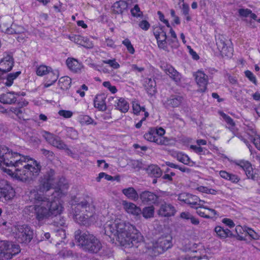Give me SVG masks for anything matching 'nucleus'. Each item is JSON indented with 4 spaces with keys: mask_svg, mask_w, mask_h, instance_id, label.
<instances>
[{
    "mask_svg": "<svg viewBox=\"0 0 260 260\" xmlns=\"http://www.w3.org/2000/svg\"><path fill=\"white\" fill-rule=\"evenodd\" d=\"M154 211V207L153 206L145 207L143 208L142 213L145 218H149L153 217Z\"/></svg>",
    "mask_w": 260,
    "mask_h": 260,
    "instance_id": "nucleus-40",
    "label": "nucleus"
},
{
    "mask_svg": "<svg viewBox=\"0 0 260 260\" xmlns=\"http://www.w3.org/2000/svg\"><path fill=\"white\" fill-rule=\"evenodd\" d=\"M30 198L36 204L33 206H29V210H34L36 219L42 221L51 216H55L53 224L56 226H63L66 221L60 215L62 211V207L58 198L47 197L41 194L38 191L32 190L30 193Z\"/></svg>",
    "mask_w": 260,
    "mask_h": 260,
    "instance_id": "nucleus-1",
    "label": "nucleus"
},
{
    "mask_svg": "<svg viewBox=\"0 0 260 260\" xmlns=\"http://www.w3.org/2000/svg\"><path fill=\"white\" fill-rule=\"evenodd\" d=\"M103 63L108 64L110 67L114 69H117L119 68L120 66L117 62L115 59L103 60Z\"/></svg>",
    "mask_w": 260,
    "mask_h": 260,
    "instance_id": "nucleus-53",
    "label": "nucleus"
},
{
    "mask_svg": "<svg viewBox=\"0 0 260 260\" xmlns=\"http://www.w3.org/2000/svg\"><path fill=\"white\" fill-rule=\"evenodd\" d=\"M42 136L46 141L52 145L57 136L53 135L48 132L44 131L43 132Z\"/></svg>",
    "mask_w": 260,
    "mask_h": 260,
    "instance_id": "nucleus-41",
    "label": "nucleus"
},
{
    "mask_svg": "<svg viewBox=\"0 0 260 260\" xmlns=\"http://www.w3.org/2000/svg\"><path fill=\"white\" fill-rule=\"evenodd\" d=\"M122 193L128 199L134 201H137L139 197V195L137 191L133 187H128L122 189Z\"/></svg>",
    "mask_w": 260,
    "mask_h": 260,
    "instance_id": "nucleus-34",
    "label": "nucleus"
},
{
    "mask_svg": "<svg viewBox=\"0 0 260 260\" xmlns=\"http://www.w3.org/2000/svg\"><path fill=\"white\" fill-rule=\"evenodd\" d=\"M154 131L152 128H150L148 132L144 135V138L151 142H154L159 145H167L169 144V140L165 137H160L154 134Z\"/></svg>",
    "mask_w": 260,
    "mask_h": 260,
    "instance_id": "nucleus-15",
    "label": "nucleus"
},
{
    "mask_svg": "<svg viewBox=\"0 0 260 260\" xmlns=\"http://www.w3.org/2000/svg\"><path fill=\"white\" fill-rule=\"evenodd\" d=\"M152 130L154 131V134L156 135H158L160 137H162V136L165 133V131L162 127H159L158 128H152Z\"/></svg>",
    "mask_w": 260,
    "mask_h": 260,
    "instance_id": "nucleus-63",
    "label": "nucleus"
},
{
    "mask_svg": "<svg viewBox=\"0 0 260 260\" xmlns=\"http://www.w3.org/2000/svg\"><path fill=\"white\" fill-rule=\"evenodd\" d=\"M131 14L134 17H139L142 16V12L138 5H136L134 7L131 9Z\"/></svg>",
    "mask_w": 260,
    "mask_h": 260,
    "instance_id": "nucleus-51",
    "label": "nucleus"
},
{
    "mask_svg": "<svg viewBox=\"0 0 260 260\" xmlns=\"http://www.w3.org/2000/svg\"><path fill=\"white\" fill-rule=\"evenodd\" d=\"M3 31L8 35L20 34L23 33L25 29L23 26L13 23L10 27H7Z\"/></svg>",
    "mask_w": 260,
    "mask_h": 260,
    "instance_id": "nucleus-26",
    "label": "nucleus"
},
{
    "mask_svg": "<svg viewBox=\"0 0 260 260\" xmlns=\"http://www.w3.org/2000/svg\"><path fill=\"white\" fill-rule=\"evenodd\" d=\"M245 74L246 77L248 78L250 81L253 83L255 85H256L257 81L256 78L251 71L247 70L245 72Z\"/></svg>",
    "mask_w": 260,
    "mask_h": 260,
    "instance_id": "nucleus-54",
    "label": "nucleus"
},
{
    "mask_svg": "<svg viewBox=\"0 0 260 260\" xmlns=\"http://www.w3.org/2000/svg\"><path fill=\"white\" fill-rule=\"evenodd\" d=\"M90 202L91 199L89 197H87L86 199L74 205V207L73 208L74 219L80 215L81 212H84V210L87 212L90 209Z\"/></svg>",
    "mask_w": 260,
    "mask_h": 260,
    "instance_id": "nucleus-14",
    "label": "nucleus"
},
{
    "mask_svg": "<svg viewBox=\"0 0 260 260\" xmlns=\"http://www.w3.org/2000/svg\"><path fill=\"white\" fill-rule=\"evenodd\" d=\"M184 100L183 96L178 94H172L166 100L162 101V104L166 109L179 107Z\"/></svg>",
    "mask_w": 260,
    "mask_h": 260,
    "instance_id": "nucleus-13",
    "label": "nucleus"
},
{
    "mask_svg": "<svg viewBox=\"0 0 260 260\" xmlns=\"http://www.w3.org/2000/svg\"><path fill=\"white\" fill-rule=\"evenodd\" d=\"M59 255L63 258H66L72 256L73 252L71 250L63 249L59 252Z\"/></svg>",
    "mask_w": 260,
    "mask_h": 260,
    "instance_id": "nucleus-58",
    "label": "nucleus"
},
{
    "mask_svg": "<svg viewBox=\"0 0 260 260\" xmlns=\"http://www.w3.org/2000/svg\"><path fill=\"white\" fill-rule=\"evenodd\" d=\"M219 114L230 126L233 127L235 125V123L233 119L230 116L222 112H219Z\"/></svg>",
    "mask_w": 260,
    "mask_h": 260,
    "instance_id": "nucleus-49",
    "label": "nucleus"
},
{
    "mask_svg": "<svg viewBox=\"0 0 260 260\" xmlns=\"http://www.w3.org/2000/svg\"><path fill=\"white\" fill-rule=\"evenodd\" d=\"M172 237L170 235L162 236L159 237L156 242L157 247L165 251L172 246Z\"/></svg>",
    "mask_w": 260,
    "mask_h": 260,
    "instance_id": "nucleus-19",
    "label": "nucleus"
},
{
    "mask_svg": "<svg viewBox=\"0 0 260 260\" xmlns=\"http://www.w3.org/2000/svg\"><path fill=\"white\" fill-rule=\"evenodd\" d=\"M139 26L141 29L144 30H147L150 27L149 23L145 20L140 21Z\"/></svg>",
    "mask_w": 260,
    "mask_h": 260,
    "instance_id": "nucleus-55",
    "label": "nucleus"
},
{
    "mask_svg": "<svg viewBox=\"0 0 260 260\" xmlns=\"http://www.w3.org/2000/svg\"><path fill=\"white\" fill-rule=\"evenodd\" d=\"M18 107H11L10 111L14 113L19 119L25 120L27 119L24 115V110L22 109L23 107L26 106L28 102L25 100L23 101H18Z\"/></svg>",
    "mask_w": 260,
    "mask_h": 260,
    "instance_id": "nucleus-22",
    "label": "nucleus"
},
{
    "mask_svg": "<svg viewBox=\"0 0 260 260\" xmlns=\"http://www.w3.org/2000/svg\"><path fill=\"white\" fill-rule=\"evenodd\" d=\"M174 157H175L178 161L181 162L184 165H189L191 162L190 158L188 156L184 153L180 152H175L173 154Z\"/></svg>",
    "mask_w": 260,
    "mask_h": 260,
    "instance_id": "nucleus-37",
    "label": "nucleus"
},
{
    "mask_svg": "<svg viewBox=\"0 0 260 260\" xmlns=\"http://www.w3.org/2000/svg\"><path fill=\"white\" fill-rule=\"evenodd\" d=\"M104 227L105 234L108 236L113 242L114 240L119 242V238L120 236H122L125 229L134 230L133 225L120 219L108 221Z\"/></svg>",
    "mask_w": 260,
    "mask_h": 260,
    "instance_id": "nucleus-4",
    "label": "nucleus"
},
{
    "mask_svg": "<svg viewBox=\"0 0 260 260\" xmlns=\"http://www.w3.org/2000/svg\"><path fill=\"white\" fill-rule=\"evenodd\" d=\"M58 76L59 73L58 70L50 71L46 77L47 81L45 86L48 87L53 84L57 81Z\"/></svg>",
    "mask_w": 260,
    "mask_h": 260,
    "instance_id": "nucleus-32",
    "label": "nucleus"
},
{
    "mask_svg": "<svg viewBox=\"0 0 260 260\" xmlns=\"http://www.w3.org/2000/svg\"><path fill=\"white\" fill-rule=\"evenodd\" d=\"M189 193L183 192L180 193L178 196V200L187 204L188 201Z\"/></svg>",
    "mask_w": 260,
    "mask_h": 260,
    "instance_id": "nucleus-59",
    "label": "nucleus"
},
{
    "mask_svg": "<svg viewBox=\"0 0 260 260\" xmlns=\"http://www.w3.org/2000/svg\"><path fill=\"white\" fill-rule=\"evenodd\" d=\"M15 195V190L10 183L6 180L0 179V200L10 201Z\"/></svg>",
    "mask_w": 260,
    "mask_h": 260,
    "instance_id": "nucleus-9",
    "label": "nucleus"
},
{
    "mask_svg": "<svg viewBox=\"0 0 260 260\" xmlns=\"http://www.w3.org/2000/svg\"><path fill=\"white\" fill-rule=\"evenodd\" d=\"M20 252L18 245L8 241H0V260L11 259Z\"/></svg>",
    "mask_w": 260,
    "mask_h": 260,
    "instance_id": "nucleus-5",
    "label": "nucleus"
},
{
    "mask_svg": "<svg viewBox=\"0 0 260 260\" xmlns=\"http://www.w3.org/2000/svg\"><path fill=\"white\" fill-rule=\"evenodd\" d=\"M19 95L18 93L14 91L8 92L0 94V102L4 104H13L17 101V95Z\"/></svg>",
    "mask_w": 260,
    "mask_h": 260,
    "instance_id": "nucleus-20",
    "label": "nucleus"
},
{
    "mask_svg": "<svg viewBox=\"0 0 260 260\" xmlns=\"http://www.w3.org/2000/svg\"><path fill=\"white\" fill-rule=\"evenodd\" d=\"M34 236V231L28 225H18L15 234L16 240L21 243H28Z\"/></svg>",
    "mask_w": 260,
    "mask_h": 260,
    "instance_id": "nucleus-7",
    "label": "nucleus"
},
{
    "mask_svg": "<svg viewBox=\"0 0 260 260\" xmlns=\"http://www.w3.org/2000/svg\"><path fill=\"white\" fill-rule=\"evenodd\" d=\"M116 108L123 113H125L129 109V104L128 102L122 98H120L116 103Z\"/></svg>",
    "mask_w": 260,
    "mask_h": 260,
    "instance_id": "nucleus-35",
    "label": "nucleus"
},
{
    "mask_svg": "<svg viewBox=\"0 0 260 260\" xmlns=\"http://www.w3.org/2000/svg\"><path fill=\"white\" fill-rule=\"evenodd\" d=\"M67 135L71 139H76L78 137V133L72 127H69L67 129Z\"/></svg>",
    "mask_w": 260,
    "mask_h": 260,
    "instance_id": "nucleus-52",
    "label": "nucleus"
},
{
    "mask_svg": "<svg viewBox=\"0 0 260 260\" xmlns=\"http://www.w3.org/2000/svg\"><path fill=\"white\" fill-rule=\"evenodd\" d=\"M234 163L245 171L246 176L249 179H251L253 180H256L257 176L256 174H254L253 170L250 162L247 160H240L235 161Z\"/></svg>",
    "mask_w": 260,
    "mask_h": 260,
    "instance_id": "nucleus-16",
    "label": "nucleus"
},
{
    "mask_svg": "<svg viewBox=\"0 0 260 260\" xmlns=\"http://www.w3.org/2000/svg\"><path fill=\"white\" fill-rule=\"evenodd\" d=\"M71 84V79L68 76L61 77L58 81L59 86L62 90L68 89L70 87Z\"/></svg>",
    "mask_w": 260,
    "mask_h": 260,
    "instance_id": "nucleus-38",
    "label": "nucleus"
},
{
    "mask_svg": "<svg viewBox=\"0 0 260 260\" xmlns=\"http://www.w3.org/2000/svg\"><path fill=\"white\" fill-rule=\"evenodd\" d=\"M253 143L255 145V147L259 150H260V137L256 136L252 140Z\"/></svg>",
    "mask_w": 260,
    "mask_h": 260,
    "instance_id": "nucleus-64",
    "label": "nucleus"
},
{
    "mask_svg": "<svg viewBox=\"0 0 260 260\" xmlns=\"http://www.w3.org/2000/svg\"><path fill=\"white\" fill-rule=\"evenodd\" d=\"M41 151L42 154H43L44 156H45L48 160L52 161L54 159L55 154L52 151L43 148L41 149Z\"/></svg>",
    "mask_w": 260,
    "mask_h": 260,
    "instance_id": "nucleus-48",
    "label": "nucleus"
},
{
    "mask_svg": "<svg viewBox=\"0 0 260 260\" xmlns=\"http://www.w3.org/2000/svg\"><path fill=\"white\" fill-rule=\"evenodd\" d=\"M214 231L217 235L220 238L224 239L227 237H233L234 236L230 230L224 229L219 226H216L214 229Z\"/></svg>",
    "mask_w": 260,
    "mask_h": 260,
    "instance_id": "nucleus-31",
    "label": "nucleus"
},
{
    "mask_svg": "<svg viewBox=\"0 0 260 260\" xmlns=\"http://www.w3.org/2000/svg\"><path fill=\"white\" fill-rule=\"evenodd\" d=\"M78 120L81 124H90L93 123V119L87 115H80Z\"/></svg>",
    "mask_w": 260,
    "mask_h": 260,
    "instance_id": "nucleus-45",
    "label": "nucleus"
},
{
    "mask_svg": "<svg viewBox=\"0 0 260 260\" xmlns=\"http://www.w3.org/2000/svg\"><path fill=\"white\" fill-rule=\"evenodd\" d=\"M167 36L166 32L164 31L161 32L160 36V38H158V40H157L158 46L160 48H164L165 45L167 43L166 40Z\"/></svg>",
    "mask_w": 260,
    "mask_h": 260,
    "instance_id": "nucleus-44",
    "label": "nucleus"
},
{
    "mask_svg": "<svg viewBox=\"0 0 260 260\" xmlns=\"http://www.w3.org/2000/svg\"><path fill=\"white\" fill-rule=\"evenodd\" d=\"M82 46L86 48L91 49L93 48V44L88 39L84 38Z\"/></svg>",
    "mask_w": 260,
    "mask_h": 260,
    "instance_id": "nucleus-57",
    "label": "nucleus"
},
{
    "mask_svg": "<svg viewBox=\"0 0 260 260\" xmlns=\"http://www.w3.org/2000/svg\"><path fill=\"white\" fill-rule=\"evenodd\" d=\"M93 219H94V217L92 213L88 212L86 214L82 213L79 215L74 219V220L80 224L87 226L93 221Z\"/></svg>",
    "mask_w": 260,
    "mask_h": 260,
    "instance_id": "nucleus-21",
    "label": "nucleus"
},
{
    "mask_svg": "<svg viewBox=\"0 0 260 260\" xmlns=\"http://www.w3.org/2000/svg\"><path fill=\"white\" fill-rule=\"evenodd\" d=\"M145 88L147 92L152 96L156 92V83L154 79L147 78L145 80Z\"/></svg>",
    "mask_w": 260,
    "mask_h": 260,
    "instance_id": "nucleus-30",
    "label": "nucleus"
},
{
    "mask_svg": "<svg viewBox=\"0 0 260 260\" xmlns=\"http://www.w3.org/2000/svg\"><path fill=\"white\" fill-rule=\"evenodd\" d=\"M219 174L222 178L233 183H237L240 180V178L237 175L230 174L225 171H220Z\"/></svg>",
    "mask_w": 260,
    "mask_h": 260,
    "instance_id": "nucleus-36",
    "label": "nucleus"
},
{
    "mask_svg": "<svg viewBox=\"0 0 260 260\" xmlns=\"http://www.w3.org/2000/svg\"><path fill=\"white\" fill-rule=\"evenodd\" d=\"M122 206L124 209L128 213L134 215H139L142 212L141 209L135 204L128 202L126 201L122 202Z\"/></svg>",
    "mask_w": 260,
    "mask_h": 260,
    "instance_id": "nucleus-23",
    "label": "nucleus"
},
{
    "mask_svg": "<svg viewBox=\"0 0 260 260\" xmlns=\"http://www.w3.org/2000/svg\"><path fill=\"white\" fill-rule=\"evenodd\" d=\"M222 222L230 228H233L235 225L233 221L230 218H223L222 219Z\"/></svg>",
    "mask_w": 260,
    "mask_h": 260,
    "instance_id": "nucleus-62",
    "label": "nucleus"
},
{
    "mask_svg": "<svg viewBox=\"0 0 260 260\" xmlns=\"http://www.w3.org/2000/svg\"><path fill=\"white\" fill-rule=\"evenodd\" d=\"M197 209V213L200 216L204 217L207 219H209L212 218V217L209 215H207L204 212L201 210V208L199 207H194Z\"/></svg>",
    "mask_w": 260,
    "mask_h": 260,
    "instance_id": "nucleus-61",
    "label": "nucleus"
},
{
    "mask_svg": "<svg viewBox=\"0 0 260 260\" xmlns=\"http://www.w3.org/2000/svg\"><path fill=\"white\" fill-rule=\"evenodd\" d=\"M146 171L150 176L154 178L160 177L162 174L160 168L154 165L149 166L146 169Z\"/></svg>",
    "mask_w": 260,
    "mask_h": 260,
    "instance_id": "nucleus-28",
    "label": "nucleus"
},
{
    "mask_svg": "<svg viewBox=\"0 0 260 260\" xmlns=\"http://www.w3.org/2000/svg\"><path fill=\"white\" fill-rule=\"evenodd\" d=\"M164 70L175 82H179L180 81L181 75L172 66L167 64L164 67Z\"/></svg>",
    "mask_w": 260,
    "mask_h": 260,
    "instance_id": "nucleus-25",
    "label": "nucleus"
},
{
    "mask_svg": "<svg viewBox=\"0 0 260 260\" xmlns=\"http://www.w3.org/2000/svg\"><path fill=\"white\" fill-rule=\"evenodd\" d=\"M176 212L175 207L170 203L164 202L161 204L158 211V214L162 217H171L174 216Z\"/></svg>",
    "mask_w": 260,
    "mask_h": 260,
    "instance_id": "nucleus-17",
    "label": "nucleus"
},
{
    "mask_svg": "<svg viewBox=\"0 0 260 260\" xmlns=\"http://www.w3.org/2000/svg\"><path fill=\"white\" fill-rule=\"evenodd\" d=\"M52 146L56 147L59 149H66L67 148V145L61 140V139L57 136Z\"/></svg>",
    "mask_w": 260,
    "mask_h": 260,
    "instance_id": "nucleus-42",
    "label": "nucleus"
},
{
    "mask_svg": "<svg viewBox=\"0 0 260 260\" xmlns=\"http://www.w3.org/2000/svg\"><path fill=\"white\" fill-rule=\"evenodd\" d=\"M165 192L160 191L157 193L145 190L142 191L140 194L139 197L142 202L147 205L158 204L159 199L160 197L164 196Z\"/></svg>",
    "mask_w": 260,
    "mask_h": 260,
    "instance_id": "nucleus-10",
    "label": "nucleus"
},
{
    "mask_svg": "<svg viewBox=\"0 0 260 260\" xmlns=\"http://www.w3.org/2000/svg\"><path fill=\"white\" fill-rule=\"evenodd\" d=\"M55 171L52 169L48 170L43 177L40 179L38 191L40 192H46L52 187L54 181Z\"/></svg>",
    "mask_w": 260,
    "mask_h": 260,
    "instance_id": "nucleus-8",
    "label": "nucleus"
},
{
    "mask_svg": "<svg viewBox=\"0 0 260 260\" xmlns=\"http://www.w3.org/2000/svg\"><path fill=\"white\" fill-rule=\"evenodd\" d=\"M75 239L79 246L86 251L96 253L102 249V244L100 241L87 231H76Z\"/></svg>",
    "mask_w": 260,
    "mask_h": 260,
    "instance_id": "nucleus-3",
    "label": "nucleus"
},
{
    "mask_svg": "<svg viewBox=\"0 0 260 260\" xmlns=\"http://www.w3.org/2000/svg\"><path fill=\"white\" fill-rule=\"evenodd\" d=\"M94 107L100 110L105 111L106 110L105 103V96L104 94L97 95L94 100Z\"/></svg>",
    "mask_w": 260,
    "mask_h": 260,
    "instance_id": "nucleus-29",
    "label": "nucleus"
},
{
    "mask_svg": "<svg viewBox=\"0 0 260 260\" xmlns=\"http://www.w3.org/2000/svg\"><path fill=\"white\" fill-rule=\"evenodd\" d=\"M164 28V26L160 25L153 26V34L157 40H158V38H160L161 32L165 31Z\"/></svg>",
    "mask_w": 260,
    "mask_h": 260,
    "instance_id": "nucleus-50",
    "label": "nucleus"
},
{
    "mask_svg": "<svg viewBox=\"0 0 260 260\" xmlns=\"http://www.w3.org/2000/svg\"><path fill=\"white\" fill-rule=\"evenodd\" d=\"M196 81L200 89L199 91L204 92L206 90L207 85L208 83V76L203 72L198 71L195 74Z\"/></svg>",
    "mask_w": 260,
    "mask_h": 260,
    "instance_id": "nucleus-18",
    "label": "nucleus"
},
{
    "mask_svg": "<svg viewBox=\"0 0 260 260\" xmlns=\"http://www.w3.org/2000/svg\"><path fill=\"white\" fill-rule=\"evenodd\" d=\"M238 12L240 16L247 17L250 13H251V10L248 9H240L238 10Z\"/></svg>",
    "mask_w": 260,
    "mask_h": 260,
    "instance_id": "nucleus-56",
    "label": "nucleus"
},
{
    "mask_svg": "<svg viewBox=\"0 0 260 260\" xmlns=\"http://www.w3.org/2000/svg\"><path fill=\"white\" fill-rule=\"evenodd\" d=\"M5 154L7 159L11 158L7 166L11 168L4 169V171L9 175L22 181L33 180L39 175L41 166L36 160L9 150Z\"/></svg>",
    "mask_w": 260,
    "mask_h": 260,
    "instance_id": "nucleus-2",
    "label": "nucleus"
},
{
    "mask_svg": "<svg viewBox=\"0 0 260 260\" xmlns=\"http://www.w3.org/2000/svg\"><path fill=\"white\" fill-rule=\"evenodd\" d=\"M122 43L126 47L128 52L130 54H134L135 52V49L133 46L132 45L130 40L128 39H125V40H124L122 41Z\"/></svg>",
    "mask_w": 260,
    "mask_h": 260,
    "instance_id": "nucleus-47",
    "label": "nucleus"
},
{
    "mask_svg": "<svg viewBox=\"0 0 260 260\" xmlns=\"http://www.w3.org/2000/svg\"><path fill=\"white\" fill-rule=\"evenodd\" d=\"M20 74V71L6 74L5 75L3 74L2 77V82L6 86L10 87L13 84L14 80H15Z\"/></svg>",
    "mask_w": 260,
    "mask_h": 260,
    "instance_id": "nucleus-24",
    "label": "nucleus"
},
{
    "mask_svg": "<svg viewBox=\"0 0 260 260\" xmlns=\"http://www.w3.org/2000/svg\"><path fill=\"white\" fill-rule=\"evenodd\" d=\"M198 201H199L200 202H205L204 201L200 200L197 196L189 193L187 204L190 205L191 207L194 208L196 207L194 206L197 205H199V204H198Z\"/></svg>",
    "mask_w": 260,
    "mask_h": 260,
    "instance_id": "nucleus-39",
    "label": "nucleus"
},
{
    "mask_svg": "<svg viewBox=\"0 0 260 260\" xmlns=\"http://www.w3.org/2000/svg\"><path fill=\"white\" fill-rule=\"evenodd\" d=\"M243 231L247 233V234L253 239L257 240L259 238L258 235L254 232L252 229L245 226Z\"/></svg>",
    "mask_w": 260,
    "mask_h": 260,
    "instance_id": "nucleus-46",
    "label": "nucleus"
},
{
    "mask_svg": "<svg viewBox=\"0 0 260 260\" xmlns=\"http://www.w3.org/2000/svg\"><path fill=\"white\" fill-rule=\"evenodd\" d=\"M66 63L69 69L75 73L79 72L81 69V64L76 59L69 58L66 60Z\"/></svg>",
    "mask_w": 260,
    "mask_h": 260,
    "instance_id": "nucleus-27",
    "label": "nucleus"
},
{
    "mask_svg": "<svg viewBox=\"0 0 260 260\" xmlns=\"http://www.w3.org/2000/svg\"><path fill=\"white\" fill-rule=\"evenodd\" d=\"M51 68L48 67L46 66H39L36 71L37 74L38 76H43L48 74L50 71Z\"/></svg>",
    "mask_w": 260,
    "mask_h": 260,
    "instance_id": "nucleus-43",
    "label": "nucleus"
},
{
    "mask_svg": "<svg viewBox=\"0 0 260 260\" xmlns=\"http://www.w3.org/2000/svg\"><path fill=\"white\" fill-rule=\"evenodd\" d=\"M59 115L63 116L64 118H70L72 116V112L70 111L60 110L58 112Z\"/></svg>",
    "mask_w": 260,
    "mask_h": 260,
    "instance_id": "nucleus-60",
    "label": "nucleus"
},
{
    "mask_svg": "<svg viewBox=\"0 0 260 260\" xmlns=\"http://www.w3.org/2000/svg\"><path fill=\"white\" fill-rule=\"evenodd\" d=\"M229 41L224 36L218 35L216 38V43L218 50L222 56L231 57L233 48L228 45Z\"/></svg>",
    "mask_w": 260,
    "mask_h": 260,
    "instance_id": "nucleus-11",
    "label": "nucleus"
},
{
    "mask_svg": "<svg viewBox=\"0 0 260 260\" xmlns=\"http://www.w3.org/2000/svg\"><path fill=\"white\" fill-rule=\"evenodd\" d=\"M14 64L13 53L9 51L4 52L0 60V71L3 73L8 72L12 69Z\"/></svg>",
    "mask_w": 260,
    "mask_h": 260,
    "instance_id": "nucleus-12",
    "label": "nucleus"
},
{
    "mask_svg": "<svg viewBox=\"0 0 260 260\" xmlns=\"http://www.w3.org/2000/svg\"><path fill=\"white\" fill-rule=\"evenodd\" d=\"M127 3L123 1H120L114 4L113 11L116 14H122L127 8Z\"/></svg>",
    "mask_w": 260,
    "mask_h": 260,
    "instance_id": "nucleus-33",
    "label": "nucleus"
},
{
    "mask_svg": "<svg viewBox=\"0 0 260 260\" xmlns=\"http://www.w3.org/2000/svg\"><path fill=\"white\" fill-rule=\"evenodd\" d=\"M134 230L125 229L122 236L119 238V243L123 246H135L137 243L142 240V236L133 225Z\"/></svg>",
    "mask_w": 260,
    "mask_h": 260,
    "instance_id": "nucleus-6",
    "label": "nucleus"
}]
</instances>
